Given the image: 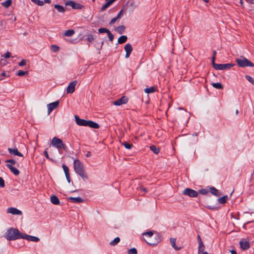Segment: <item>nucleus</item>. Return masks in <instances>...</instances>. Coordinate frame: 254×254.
<instances>
[{
	"mask_svg": "<svg viewBox=\"0 0 254 254\" xmlns=\"http://www.w3.org/2000/svg\"><path fill=\"white\" fill-rule=\"evenodd\" d=\"M74 33L75 32L73 30L69 29L65 31L64 35L65 36L70 37L72 36L74 34Z\"/></svg>",
	"mask_w": 254,
	"mask_h": 254,
	"instance_id": "cd10ccee",
	"label": "nucleus"
},
{
	"mask_svg": "<svg viewBox=\"0 0 254 254\" xmlns=\"http://www.w3.org/2000/svg\"><path fill=\"white\" fill-rule=\"evenodd\" d=\"M216 51H213V57L212 58V64H213V63H215V60L216 59Z\"/></svg>",
	"mask_w": 254,
	"mask_h": 254,
	"instance_id": "09e8293b",
	"label": "nucleus"
},
{
	"mask_svg": "<svg viewBox=\"0 0 254 254\" xmlns=\"http://www.w3.org/2000/svg\"><path fill=\"white\" fill-rule=\"evenodd\" d=\"M235 112H236V114L237 115L239 113V111L238 110H236Z\"/></svg>",
	"mask_w": 254,
	"mask_h": 254,
	"instance_id": "774afa93",
	"label": "nucleus"
},
{
	"mask_svg": "<svg viewBox=\"0 0 254 254\" xmlns=\"http://www.w3.org/2000/svg\"><path fill=\"white\" fill-rule=\"evenodd\" d=\"M119 19L117 18V17L116 16L115 17L113 18L109 22L110 25H113L114 23L116 22V21Z\"/></svg>",
	"mask_w": 254,
	"mask_h": 254,
	"instance_id": "603ef678",
	"label": "nucleus"
},
{
	"mask_svg": "<svg viewBox=\"0 0 254 254\" xmlns=\"http://www.w3.org/2000/svg\"><path fill=\"white\" fill-rule=\"evenodd\" d=\"M62 167L63 168L64 171V172L65 175L69 173V169L67 166L65 164H63Z\"/></svg>",
	"mask_w": 254,
	"mask_h": 254,
	"instance_id": "4c0bfd02",
	"label": "nucleus"
},
{
	"mask_svg": "<svg viewBox=\"0 0 254 254\" xmlns=\"http://www.w3.org/2000/svg\"><path fill=\"white\" fill-rule=\"evenodd\" d=\"M6 166L15 176H18L19 174V171L16 168L13 167L11 164H6Z\"/></svg>",
	"mask_w": 254,
	"mask_h": 254,
	"instance_id": "a211bd4d",
	"label": "nucleus"
},
{
	"mask_svg": "<svg viewBox=\"0 0 254 254\" xmlns=\"http://www.w3.org/2000/svg\"><path fill=\"white\" fill-rule=\"evenodd\" d=\"M73 167L75 172L79 175L85 181L88 177L85 173L83 164L78 159H74L73 161Z\"/></svg>",
	"mask_w": 254,
	"mask_h": 254,
	"instance_id": "f257e3e1",
	"label": "nucleus"
},
{
	"mask_svg": "<svg viewBox=\"0 0 254 254\" xmlns=\"http://www.w3.org/2000/svg\"><path fill=\"white\" fill-rule=\"evenodd\" d=\"M123 145H124V146H125V147L126 148L128 149H130L132 147V145L130 143H129L127 142H123Z\"/></svg>",
	"mask_w": 254,
	"mask_h": 254,
	"instance_id": "c9c22d12",
	"label": "nucleus"
},
{
	"mask_svg": "<svg viewBox=\"0 0 254 254\" xmlns=\"http://www.w3.org/2000/svg\"><path fill=\"white\" fill-rule=\"evenodd\" d=\"M199 192L202 194H206L208 193V191L205 189H202L200 190H199Z\"/></svg>",
	"mask_w": 254,
	"mask_h": 254,
	"instance_id": "49530a36",
	"label": "nucleus"
},
{
	"mask_svg": "<svg viewBox=\"0 0 254 254\" xmlns=\"http://www.w3.org/2000/svg\"><path fill=\"white\" fill-rule=\"evenodd\" d=\"M28 73V71H24L23 70H19L17 72V75L18 76H23L25 74H27Z\"/></svg>",
	"mask_w": 254,
	"mask_h": 254,
	"instance_id": "c03bdc74",
	"label": "nucleus"
},
{
	"mask_svg": "<svg viewBox=\"0 0 254 254\" xmlns=\"http://www.w3.org/2000/svg\"><path fill=\"white\" fill-rule=\"evenodd\" d=\"M210 190H211V192L212 194H213L216 196H217V192L218 191V190L217 189H216L214 187H211V188H210Z\"/></svg>",
	"mask_w": 254,
	"mask_h": 254,
	"instance_id": "37998d69",
	"label": "nucleus"
},
{
	"mask_svg": "<svg viewBox=\"0 0 254 254\" xmlns=\"http://www.w3.org/2000/svg\"><path fill=\"white\" fill-rule=\"evenodd\" d=\"M22 239H26L29 241H32L38 242L40 241V239L36 236L28 235L25 234H23Z\"/></svg>",
	"mask_w": 254,
	"mask_h": 254,
	"instance_id": "f8f14e48",
	"label": "nucleus"
},
{
	"mask_svg": "<svg viewBox=\"0 0 254 254\" xmlns=\"http://www.w3.org/2000/svg\"><path fill=\"white\" fill-rule=\"evenodd\" d=\"M128 99L126 96H123L121 98L116 100L114 102V105L116 106H120L122 104H126L127 102Z\"/></svg>",
	"mask_w": 254,
	"mask_h": 254,
	"instance_id": "ddd939ff",
	"label": "nucleus"
},
{
	"mask_svg": "<svg viewBox=\"0 0 254 254\" xmlns=\"http://www.w3.org/2000/svg\"><path fill=\"white\" fill-rule=\"evenodd\" d=\"M125 27L124 25L119 26L115 29V30L118 33L122 34L124 33Z\"/></svg>",
	"mask_w": 254,
	"mask_h": 254,
	"instance_id": "5701e85b",
	"label": "nucleus"
},
{
	"mask_svg": "<svg viewBox=\"0 0 254 254\" xmlns=\"http://www.w3.org/2000/svg\"><path fill=\"white\" fill-rule=\"evenodd\" d=\"M26 64V60L23 59L19 63L18 65L20 66H22L25 65Z\"/></svg>",
	"mask_w": 254,
	"mask_h": 254,
	"instance_id": "3c124183",
	"label": "nucleus"
},
{
	"mask_svg": "<svg viewBox=\"0 0 254 254\" xmlns=\"http://www.w3.org/2000/svg\"><path fill=\"white\" fill-rule=\"evenodd\" d=\"M183 193L192 197H196L198 195V192L190 188L185 189L183 190Z\"/></svg>",
	"mask_w": 254,
	"mask_h": 254,
	"instance_id": "0eeeda50",
	"label": "nucleus"
},
{
	"mask_svg": "<svg viewBox=\"0 0 254 254\" xmlns=\"http://www.w3.org/2000/svg\"><path fill=\"white\" fill-rule=\"evenodd\" d=\"M109 31H110L109 30H108V29L105 28H100L98 29V32L100 33H108V32Z\"/></svg>",
	"mask_w": 254,
	"mask_h": 254,
	"instance_id": "58836bf2",
	"label": "nucleus"
},
{
	"mask_svg": "<svg viewBox=\"0 0 254 254\" xmlns=\"http://www.w3.org/2000/svg\"><path fill=\"white\" fill-rule=\"evenodd\" d=\"M90 156H91V152H89V151H88V152L87 153V154H86V156L87 157H90Z\"/></svg>",
	"mask_w": 254,
	"mask_h": 254,
	"instance_id": "e2e57ef3",
	"label": "nucleus"
},
{
	"mask_svg": "<svg viewBox=\"0 0 254 254\" xmlns=\"http://www.w3.org/2000/svg\"><path fill=\"white\" fill-rule=\"evenodd\" d=\"M227 199H228V196L224 195L221 197L219 198L218 201L221 204H224L227 201Z\"/></svg>",
	"mask_w": 254,
	"mask_h": 254,
	"instance_id": "2f4dec72",
	"label": "nucleus"
},
{
	"mask_svg": "<svg viewBox=\"0 0 254 254\" xmlns=\"http://www.w3.org/2000/svg\"><path fill=\"white\" fill-rule=\"evenodd\" d=\"M245 77L250 82L254 85V79L250 75H246Z\"/></svg>",
	"mask_w": 254,
	"mask_h": 254,
	"instance_id": "e433bc0d",
	"label": "nucleus"
},
{
	"mask_svg": "<svg viewBox=\"0 0 254 254\" xmlns=\"http://www.w3.org/2000/svg\"><path fill=\"white\" fill-rule=\"evenodd\" d=\"M12 3L11 0H6V1L3 2L1 4L5 8L8 7L11 5Z\"/></svg>",
	"mask_w": 254,
	"mask_h": 254,
	"instance_id": "473e14b6",
	"label": "nucleus"
},
{
	"mask_svg": "<svg viewBox=\"0 0 254 254\" xmlns=\"http://www.w3.org/2000/svg\"><path fill=\"white\" fill-rule=\"evenodd\" d=\"M7 212L13 215H21L22 212L14 207H9L7 209Z\"/></svg>",
	"mask_w": 254,
	"mask_h": 254,
	"instance_id": "4468645a",
	"label": "nucleus"
},
{
	"mask_svg": "<svg viewBox=\"0 0 254 254\" xmlns=\"http://www.w3.org/2000/svg\"><path fill=\"white\" fill-rule=\"evenodd\" d=\"M68 199L71 200V202H74V203H80V202H83V199L80 197H69Z\"/></svg>",
	"mask_w": 254,
	"mask_h": 254,
	"instance_id": "4be33fe9",
	"label": "nucleus"
},
{
	"mask_svg": "<svg viewBox=\"0 0 254 254\" xmlns=\"http://www.w3.org/2000/svg\"><path fill=\"white\" fill-rule=\"evenodd\" d=\"M44 155H45V156L46 158L50 159L49 155H48V151L46 150H45L44 151Z\"/></svg>",
	"mask_w": 254,
	"mask_h": 254,
	"instance_id": "4d7b16f0",
	"label": "nucleus"
},
{
	"mask_svg": "<svg viewBox=\"0 0 254 254\" xmlns=\"http://www.w3.org/2000/svg\"><path fill=\"white\" fill-rule=\"evenodd\" d=\"M87 126L95 129L99 128L100 127L99 125L97 123L92 121H88Z\"/></svg>",
	"mask_w": 254,
	"mask_h": 254,
	"instance_id": "aec40b11",
	"label": "nucleus"
},
{
	"mask_svg": "<svg viewBox=\"0 0 254 254\" xmlns=\"http://www.w3.org/2000/svg\"><path fill=\"white\" fill-rule=\"evenodd\" d=\"M6 163H10L11 165H14L16 163V161L13 159H8L5 161Z\"/></svg>",
	"mask_w": 254,
	"mask_h": 254,
	"instance_id": "de8ad7c7",
	"label": "nucleus"
},
{
	"mask_svg": "<svg viewBox=\"0 0 254 254\" xmlns=\"http://www.w3.org/2000/svg\"><path fill=\"white\" fill-rule=\"evenodd\" d=\"M44 2L46 3H50L51 2V0H44Z\"/></svg>",
	"mask_w": 254,
	"mask_h": 254,
	"instance_id": "0e129e2a",
	"label": "nucleus"
},
{
	"mask_svg": "<svg viewBox=\"0 0 254 254\" xmlns=\"http://www.w3.org/2000/svg\"><path fill=\"white\" fill-rule=\"evenodd\" d=\"M55 8L57 9V10L61 13H64L65 11V9L64 7L59 4H55L54 6Z\"/></svg>",
	"mask_w": 254,
	"mask_h": 254,
	"instance_id": "a878e982",
	"label": "nucleus"
},
{
	"mask_svg": "<svg viewBox=\"0 0 254 254\" xmlns=\"http://www.w3.org/2000/svg\"><path fill=\"white\" fill-rule=\"evenodd\" d=\"M248 3L250 4H254V0H246Z\"/></svg>",
	"mask_w": 254,
	"mask_h": 254,
	"instance_id": "bf43d9fd",
	"label": "nucleus"
},
{
	"mask_svg": "<svg viewBox=\"0 0 254 254\" xmlns=\"http://www.w3.org/2000/svg\"><path fill=\"white\" fill-rule=\"evenodd\" d=\"M143 236H145L146 239L143 238L144 241L150 245H155L159 242V238L155 241H153L152 238L153 236V232L152 231L146 232L143 233Z\"/></svg>",
	"mask_w": 254,
	"mask_h": 254,
	"instance_id": "20e7f679",
	"label": "nucleus"
},
{
	"mask_svg": "<svg viewBox=\"0 0 254 254\" xmlns=\"http://www.w3.org/2000/svg\"><path fill=\"white\" fill-rule=\"evenodd\" d=\"M150 150L155 154H157L160 152V149L155 145H151L150 146Z\"/></svg>",
	"mask_w": 254,
	"mask_h": 254,
	"instance_id": "393cba45",
	"label": "nucleus"
},
{
	"mask_svg": "<svg viewBox=\"0 0 254 254\" xmlns=\"http://www.w3.org/2000/svg\"><path fill=\"white\" fill-rule=\"evenodd\" d=\"M5 186L4 181L2 178L0 177V187L4 188Z\"/></svg>",
	"mask_w": 254,
	"mask_h": 254,
	"instance_id": "8fccbe9b",
	"label": "nucleus"
},
{
	"mask_svg": "<svg viewBox=\"0 0 254 254\" xmlns=\"http://www.w3.org/2000/svg\"><path fill=\"white\" fill-rule=\"evenodd\" d=\"M59 105V101H56L54 102L51 103L47 105L48 112V114L49 115L50 113L54 110L55 109L57 108Z\"/></svg>",
	"mask_w": 254,
	"mask_h": 254,
	"instance_id": "9b49d317",
	"label": "nucleus"
},
{
	"mask_svg": "<svg viewBox=\"0 0 254 254\" xmlns=\"http://www.w3.org/2000/svg\"><path fill=\"white\" fill-rule=\"evenodd\" d=\"M139 189L144 192H147V189L145 188L140 187Z\"/></svg>",
	"mask_w": 254,
	"mask_h": 254,
	"instance_id": "052dcab7",
	"label": "nucleus"
},
{
	"mask_svg": "<svg viewBox=\"0 0 254 254\" xmlns=\"http://www.w3.org/2000/svg\"><path fill=\"white\" fill-rule=\"evenodd\" d=\"M65 177L67 180V181L68 182V183H69L71 181L69 174L65 175Z\"/></svg>",
	"mask_w": 254,
	"mask_h": 254,
	"instance_id": "6e6d98bb",
	"label": "nucleus"
},
{
	"mask_svg": "<svg viewBox=\"0 0 254 254\" xmlns=\"http://www.w3.org/2000/svg\"><path fill=\"white\" fill-rule=\"evenodd\" d=\"M125 50L126 51V54L125 57L126 58H127L129 57L132 51V48L131 45V44L128 43L125 46Z\"/></svg>",
	"mask_w": 254,
	"mask_h": 254,
	"instance_id": "f3484780",
	"label": "nucleus"
},
{
	"mask_svg": "<svg viewBox=\"0 0 254 254\" xmlns=\"http://www.w3.org/2000/svg\"><path fill=\"white\" fill-rule=\"evenodd\" d=\"M51 144L53 146L56 147L58 149H63L64 150L67 149L66 145L63 143L62 140L57 137L53 138Z\"/></svg>",
	"mask_w": 254,
	"mask_h": 254,
	"instance_id": "39448f33",
	"label": "nucleus"
},
{
	"mask_svg": "<svg viewBox=\"0 0 254 254\" xmlns=\"http://www.w3.org/2000/svg\"><path fill=\"white\" fill-rule=\"evenodd\" d=\"M130 6H131V7H132L133 8H134V7H135V6H134V3H133V2H131V3H130Z\"/></svg>",
	"mask_w": 254,
	"mask_h": 254,
	"instance_id": "69168bd1",
	"label": "nucleus"
},
{
	"mask_svg": "<svg viewBox=\"0 0 254 254\" xmlns=\"http://www.w3.org/2000/svg\"><path fill=\"white\" fill-rule=\"evenodd\" d=\"M236 62L237 64L241 67L254 66V64L253 63L244 57H241L240 58L236 59Z\"/></svg>",
	"mask_w": 254,
	"mask_h": 254,
	"instance_id": "7ed1b4c3",
	"label": "nucleus"
},
{
	"mask_svg": "<svg viewBox=\"0 0 254 254\" xmlns=\"http://www.w3.org/2000/svg\"><path fill=\"white\" fill-rule=\"evenodd\" d=\"M124 11V9H121L120 12L118 13L117 15L116 16V17H117V18L119 19L121 18L122 14H123V12Z\"/></svg>",
	"mask_w": 254,
	"mask_h": 254,
	"instance_id": "864d4df0",
	"label": "nucleus"
},
{
	"mask_svg": "<svg viewBox=\"0 0 254 254\" xmlns=\"http://www.w3.org/2000/svg\"><path fill=\"white\" fill-rule=\"evenodd\" d=\"M94 39V38L93 37V36L91 34H89L87 35V41H89V42H92Z\"/></svg>",
	"mask_w": 254,
	"mask_h": 254,
	"instance_id": "a18cd8bd",
	"label": "nucleus"
},
{
	"mask_svg": "<svg viewBox=\"0 0 254 254\" xmlns=\"http://www.w3.org/2000/svg\"><path fill=\"white\" fill-rule=\"evenodd\" d=\"M50 200L51 202L55 205H58L60 203L59 199L55 195H53L51 196Z\"/></svg>",
	"mask_w": 254,
	"mask_h": 254,
	"instance_id": "412c9836",
	"label": "nucleus"
},
{
	"mask_svg": "<svg viewBox=\"0 0 254 254\" xmlns=\"http://www.w3.org/2000/svg\"><path fill=\"white\" fill-rule=\"evenodd\" d=\"M156 88L154 86L150 87L149 88H147L144 89V91L146 93H153L155 91Z\"/></svg>",
	"mask_w": 254,
	"mask_h": 254,
	"instance_id": "c85d7f7f",
	"label": "nucleus"
},
{
	"mask_svg": "<svg viewBox=\"0 0 254 254\" xmlns=\"http://www.w3.org/2000/svg\"><path fill=\"white\" fill-rule=\"evenodd\" d=\"M212 86L216 89H222L223 88L222 84L220 82L217 83H212L211 84Z\"/></svg>",
	"mask_w": 254,
	"mask_h": 254,
	"instance_id": "7c9ffc66",
	"label": "nucleus"
},
{
	"mask_svg": "<svg viewBox=\"0 0 254 254\" xmlns=\"http://www.w3.org/2000/svg\"><path fill=\"white\" fill-rule=\"evenodd\" d=\"M120 241V239L119 237L115 238L113 241L110 242V244L111 246H114L117 245Z\"/></svg>",
	"mask_w": 254,
	"mask_h": 254,
	"instance_id": "c756f323",
	"label": "nucleus"
},
{
	"mask_svg": "<svg viewBox=\"0 0 254 254\" xmlns=\"http://www.w3.org/2000/svg\"><path fill=\"white\" fill-rule=\"evenodd\" d=\"M235 64H217L213 63L212 64L213 67L216 70H224L230 69Z\"/></svg>",
	"mask_w": 254,
	"mask_h": 254,
	"instance_id": "423d86ee",
	"label": "nucleus"
},
{
	"mask_svg": "<svg viewBox=\"0 0 254 254\" xmlns=\"http://www.w3.org/2000/svg\"><path fill=\"white\" fill-rule=\"evenodd\" d=\"M33 2L35 3V4L42 6L44 4V2L43 1L40 0H31Z\"/></svg>",
	"mask_w": 254,
	"mask_h": 254,
	"instance_id": "ea45409f",
	"label": "nucleus"
},
{
	"mask_svg": "<svg viewBox=\"0 0 254 254\" xmlns=\"http://www.w3.org/2000/svg\"><path fill=\"white\" fill-rule=\"evenodd\" d=\"M176 239L175 238H171L170 239V243L171 246L173 248H174L176 250H179L181 248H178L176 246Z\"/></svg>",
	"mask_w": 254,
	"mask_h": 254,
	"instance_id": "bb28decb",
	"label": "nucleus"
},
{
	"mask_svg": "<svg viewBox=\"0 0 254 254\" xmlns=\"http://www.w3.org/2000/svg\"><path fill=\"white\" fill-rule=\"evenodd\" d=\"M8 151L10 154L12 155H17L19 157H23V156L22 153L18 151L16 147H15L13 149L8 148Z\"/></svg>",
	"mask_w": 254,
	"mask_h": 254,
	"instance_id": "dca6fc26",
	"label": "nucleus"
},
{
	"mask_svg": "<svg viewBox=\"0 0 254 254\" xmlns=\"http://www.w3.org/2000/svg\"><path fill=\"white\" fill-rule=\"evenodd\" d=\"M65 5H69L73 9H80L83 7L82 5L78 3H76L74 1L68 0L65 3Z\"/></svg>",
	"mask_w": 254,
	"mask_h": 254,
	"instance_id": "6e6552de",
	"label": "nucleus"
},
{
	"mask_svg": "<svg viewBox=\"0 0 254 254\" xmlns=\"http://www.w3.org/2000/svg\"><path fill=\"white\" fill-rule=\"evenodd\" d=\"M3 57L6 58H9L10 57V53L9 52H7L3 56Z\"/></svg>",
	"mask_w": 254,
	"mask_h": 254,
	"instance_id": "5fc2aeb1",
	"label": "nucleus"
},
{
	"mask_svg": "<svg viewBox=\"0 0 254 254\" xmlns=\"http://www.w3.org/2000/svg\"><path fill=\"white\" fill-rule=\"evenodd\" d=\"M106 2L102 6L101 8V11H104L106 8H107L111 4V1H108V0H106Z\"/></svg>",
	"mask_w": 254,
	"mask_h": 254,
	"instance_id": "72a5a7b5",
	"label": "nucleus"
},
{
	"mask_svg": "<svg viewBox=\"0 0 254 254\" xmlns=\"http://www.w3.org/2000/svg\"><path fill=\"white\" fill-rule=\"evenodd\" d=\"M240 3L241 4V5H242L243 4V0H240Z\"/></svg>",
	"mask_w": 254,
	"mask_h": 254,
	"instance_id": "338daca9",
	"label": "nucleus"
},
{
	"mask_svg": "<svg viewBox=\"0 0 254 254\" xmlns=\"http://www.w3.org/2000/svg\"><path fill=\"white\" fill-rule=\"evenodd\" d=\"M77 81L74 80L71 82L66 89V93L67 94L72 93L75 90V87L76 85Z\"/></svg>",
	"mask_w": 254,
	"mask_h": 254,
	"instance_id": "9d476101",
	"label": "nucleus"
},
{
	"mask_svg": "<svg viewBox=\"0 0 254 254\" xmlns=\"http://www.w3.org/2000/svg\"><path fill=\"white\" fill-rule=\"evenodd\" d=\"M127 36L125 35L121 36L119 37L118 40V42L119 44H123L125 43L127 40Z\"/></svg>",
	"mask_w": 254,
	"mask_h": 254,
	"instance_id": "b1692460",
	"label": "nucleus"
},
{
	"mask_svg": "<svg viewBox=\"0 0 254 254\" xmlns=\"http://www.w3.org/2000/svg\"><path fill=\"white\" fill-rule=\"evenodd\" d=\"M197 240H198V244L199 243H200L201 242H202L201 239V237L199 235H197Z\"/></svg>",
	"mask_w": 254,
	"mask_h": 254,
	"instance_id": "13d9d810",
	"label": "nucleus"
},
{
	"mask_svg": "<svg viewBox=\"0 0 254 254\" xmlns=\"http://www.w3.org/2000/svg\"><path fill=\"white\" fill-rule=\"evenodd\" d=\"M51 49L53 52H57L59 50L60 48L57 45H52L51 46Z\"/></svg>",
	"mask_w": 254,
	"mask_h": 254,
	"instance_id": "f704fd0d",
	"label": "nucleus"
},
{
	"mask_svg": "<svg viewBox=\"0 0 254 254\" xmlns=\"http://www.w3.org/2000/svg\"><path fill=\"white\" fill-rule=\"evenodd\" d=\"M74 117H75V122L77 125H78V126H80L87 127L88 121L80 119L79 118V117L77 115H75L74 116Z\"/></svg>",
	"mask_w": 254,
	"mask_h": 254,
	"instance_id": "1a4fd4ad",
	"label": "nucleus"
},
{
	"mask_svg": "<svg viewBox=\"0 0 254 254\" xmlns=\"http://www.w3.org/2000/svg\"><path fill=\"white\" fill-rule=\"evenodd\" d=\"M107 34L109 40L112 42L114 38V35L111 33V32L110 31L108 32Z\"/></svg>",
	"mask_w": 254,
	"mask_h": 254,
	"instance_id": "79ce46f5",
	"label": "nucleus"
},
{
	"mask_svg": "<svg viewBox=\"0 0 254 254\" xmlns=\"http://www.w3.org/2000/svg\"><path fill=\"white\" fill-rule=\"evenodd\" d=\"M231 254H237V252L235 250H232L230 251Z\"/></svg>",
	"mask_w": 254,
	"mask_h": 254,
	"instance_id": "680f3d73",
	"label": "nucleus"
},
{
	"mask_svg": "<svg viewBox=\"0 0 254 254\" xmlns=\"http://www.w3.org/2000/svg\"><path fill=\"white\" fill-rule=\"evenodd\" d=\"M23 233L18 229L13 228H9L5 233L4 237L8 241H13L22 239Z\"/></svg>",
	"mask_w": 254,
	"mask_h": 254,
	"instance_id": "f03ea898",
	"label": "nucleus"
},
{
	"mask_svg": "<svg viewBox=\"0 0 254 254\" xmlns=\"http://www.w3.org/2000/svg\"><path fill=\"white\" fill-rule=\"evenodd\" d=\"M205 246L202 242L198 244V254L201 253V254H208L207 252H204Z\"/></svg>",
	"mask_w": 254,
	"mask_h": 254,
	"instance_id": "6ab92c4d",
	"label": "nucleus"
},
{
	"mask_svg": "<svg viewBox=\"0 0 254 254\" xmlns=\"http://www.w3.org/2000/svg\"><path fill=\"white\" fill-rule=\"evenodd\" d=\"M128 254H137V250L135 248H131L128 251Z\"/></svg>",
	"mask_w": 254,
	"mask_h": 254,
	"instance_id": "a19ab883",
	"label": "nucleus"
},
{
	"mask_svg": "<svg viewBox=\"0 0 254 254\" xmlns=\"http://www.w3.org/2000/svg\"><path fill=\"white\" fill-rule=\"evenodd\" d=\"M240 245L241 248L244 250H247L250 247L249 242L244 239L240 241Z\"/></svg>",
	"mask_w": 254,
	"mask_h": 254,
	"instance_id": "2eb2a0df",
	"label": "nucleus"
}]
</instances>
